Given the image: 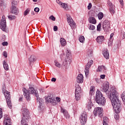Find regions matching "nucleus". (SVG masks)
<instances>
[{
	"label": "nucleus",
	"mask_w": 125,
	"mask_h": 125,
	"mask_svg": "<svg viewBox=\"0 0 125 125\" xmlns=\"http://www.w3.org/2000/svg\"><path fill=\"white\" fill-rule=\"evenodd\" d=\"M106 95L110 100L115 113L120 114L123 109V104L119 99V93L116 90H112L108 93H106Z\"/></svg>",
	"instance_id": "f257e3e1"
},
{
	"label": "nucleus",
	"mask_w": 125,
	"mask_h": 125,
	"mask_svg": "<svg viewBox=\"0 0 125 125\" xmlns=\"http://www.w3.org/2000/svg\"><path fill=\"white\" fill-rule=\"evenodd\" d=\"M22 91L23 92V95L27 101H30V100H31L30 94H34L37 99L39 98V95L38 91L35 90V88L33 87H29L28 90L26 89V88H23L22 89Z\"/></svg>",
	"instance_id": "f03ea898"
},
{
	"label": "nucleus",
	"mask_w": 125,
	"mask_h": 125,
	"mask_svg": "<svg viewBox=\"0 0 125 125\" xmlns=\"http://www.w3.org/2000/svg\"><path fill=\"white\" fill-rule=\"evenodd\" d=\"M95 101L99 105L104 106L106 103V99L103 97V94L99 90H97L96 93Z\"/></svg>",
	"instance_id": "7ed1b4c3"
},
{
	"label": "nucleus",
	"mask_w": 125,
	"mask_h": 125,
	"mask_svg": "<svg viewBox=\"0 0 125 125\" xmlns=\"http://www.w3.org/2000/svg\"><path fill=\"white\" fill-rule=\"evenodd\" d=\"M3 93H4L6 101V103L10 109L12 108V103H11V97L10 96V92L7 91V90L2 89Z\"/></svg>",
	"instance_id": "20e7f679"
},
{
	"label": "nucleus",
	"mask_w": 125,
	"mask_h": 125,
	"mask_svg": "<svg viewBox=\"0 0 125 125\" xmlns=\"http://www.w3.org/2000/svg\"><path fill=\"white\" fill-rule=\"evenodd\" d=\"M21 113L23 115L21 122L23 123V122L26 121L25 120H29L30 119V111L27 108H22Z\"/></svg>",
	"instance_id": "39448f33"
},
{
	"label": "nucleus",
	"mask_w": 125,
	"mask_h": 125,
	"mask_svg": "<svg viewBox=\"0 0 125 125\" xmlns=\"http://www.w3.org/2000/svg\"><path fill=\"white\" fill-rule=\"evenodd\" d=\"M75 99L76 101H79L81 99V93H82V88L80 85L77 84L75 86Z\"/></svg>",
	"instance_id": "423d86ee"
},
{
	"label": "nucleus",
	"mask_w": 125,
	"mask_h": 125,
	"mask_svg": "<svg viewBox=\"0 0 125 125\" xmlns=\"http://www.w3.org/2000/svg\"><path fill=\"white\" fill-rule=\"evenodd\" d=\"M93 114L95 117L99 116L100 118H102L103 117V108L102 107L95 108Z\"/></svg>",
	"instance_id": "0eeeda50"
},
{
	"label": "nucleus",
	"mask_w": 125,
	"mask_h": 125,
	"mask_svg": "<svg viewBox=\"0 0 125 125\" xmlns=\"http://www.w3.org/2000/svg\"><path fill=\"white\" fill-rule=\"evenodd\" d=\"M80 123L81 125H84L86 124L87 121V114L85 111H83L80 118Z\"/></svg>",
	"instance_id": "6e6552de"
},
{
	"label": "nucleus",
	"mask_w": 125,
	"mask_h": 125,
	"mask_svg": "<svg viewBox=\"0 0 125 125\" xmlns=\"http://www.w3.org/2000/svg\"><path fill=\"white\" fill-rule=\"evenodd\" d=\"M110 24V21L107 20H104L103 23V29L104 32H109L111 27Z\"/></svg>",
	"instance_id": "1a4fd4ad"
},
{
	"label": "nucleus",
	"mask_w": 125,
	"mask_h": 125,
	"mask_svg": "<svg viewBox=\"0 0 125 125\" xmlns=\"http://www.w3.org/2000/svg\"><path fill=\"white\" fill-rule=\"evenodd\" d=\"M0 28L3 32H6V21L3 19V17L0 22Z\"/></svg>",
	"instance_id": "9d476101"
},
{
	"label": "nucleus",
	"mask_w": 125,
	"mask_h": 125,
	"mask_svg": "<svg viewBox=\"0 0 125 125\" xmlns=\"http://www.w3.org/2000/svg\"><path fill=\"white\" fill-rule=\"evenodd\" d=\"M92 64H93V61L91 60L86 64V67L84 70L86 77H87V76H88V74H89V68H90V66H91V65H92Z\"/></svg>",
	"instance_id": "9b49d317"
},
{
	"label": "nucleus",
	"mask_w": 125,
	"mask_h": 125,
	"mask_svg": "<svg viewBox=\"0 0 125 125\" xmlns=\"http://www.w3.org/2000/svg\"><path fill=\"white\" fill-rule=\"evenodd\" d=\"M67 22L68 23H69V25H70L71 27H74L76 26V23L74 21H73V19H72V18H71V16L69 15H67Z\"/></svg>",
	"instance_id": "f8f14e48"
},
{
	"label": "nucleus",
	"mask_w": 125,
	"mask_h": 125,
	"mask_svg": "<svg viewBox=\"0 0 125 125\" xmlns=\"http://www.w3.org/2000/svg\"><path fill=\"white\" fill-rule=\"evenodd\" d=\"M4 120L3 121L4 125H11L10 118L8 117V115H4Z\"/></svg>",
	"instance_id": "ddd939ff"
},
{
	"label": "nucleus",
	"mask_w": 125,
	"mask_h": 125,
	"mask_svg": "<svg viewBox=\"0 0 125 125\" xmlns=\"http://www.w3.org/2000/svg\"><path fill=\"white\" fill-rule=\"evenodd\" d=\"M109 83L107 82L104 85L103 87L100 88V90L104 92H107L109 90Z\"/></svg>",
	"instance_id": "4468645a"
},
{
	"label": "nucleus",
	"mask_w": 125,
	"mask_h": 125,
	"mask_svg": "<svg viewBox=\"0 0 125 125\" xmlns=\"http://www.w3.org/2000/svg\"><path fill=\"white\" fill-rule=\"evenodd\" d=\"M10 13L12 14H15V15H18L19 13V9L17 7H11L10 8Z\"/></svg>",
	"instance_id": "2eb2a0df"
},
{
	"label": "nucleus",
	"mask_w": 125,
	"mask_h": 125,
	"mask_svg": "<svg viewBox=\"0 0 125 125\" xmlns=\"http://www.w3.org/2000/svg\"><path fill=\"white\" fill-rule=\"evenodd\" d=\"M77 83H83V76L82 74H80L77 77Z\"/></svg>",
	"instance_id": "dca6fc26"
},
{
	"label": "nucleus",
	"mask_w": 125,
	"mask_h": 125,
	"mask_svg": "<svg viewBox=\"0 0 125 125\" xmlns=\"http://www.w3.org/2000/svg\"><path fill=\"white\" fill-rule=\"evenodd\" d=\"M46 100L47 102H50L52 104V105H53L54 106L56 105L57 104L56 102V100L52 98H50L49 97H48L46 98Z\"/></svg>",
	"instance_id": "f3484780"
},
{
	"label": "nucleus",
	"mask_w": 125,
	"mask_h": 125,
	"mask_svg": "<svg viewBox=\"0 0 125 125\" xmlns=\"http://www.w3.org/2000/svg\"><path fill=\"white\" fill-rule=\"evenodd\" d=\"M103 52L104 57L105 59H109L110 56L109 55V51H108V49H107V48L104 49Z\"/></svg>",
	"instance_id": "a211bd4d"
},
{
	"label": "nucleus",
	"mask_w": 125,
	"mask_h": 125,
	"mask_svg": "<svg viewBox=\"0 0 125 125\" xmlns=\"http://www.w3.org/2000/svg\"><path fill=\"white\" fill-rule=\"evenodd\" d=\"M37 102H39V110H40V112H42V103H43V100L42 99H37Z\"/></svg>",
	"instance_id": "6ab92c4d"
},
{
	"label": "nucleus",
	"mask_w": 125,
	"mask_h": 125,
	"mask_svg": "<svg viewBox=\"0 0 125 125\" xmlns=\"http://www.w3.org/2000/svg\"><path fill=\"white\" fill-rule=\"evenodd\" d=\"M61 111L62 113H63L64 117H65L66 119H69L70 118V115H69V113H68V112H67V110L65 109H63L61 108Z\"/></svg>",
	"instance_id": "aec40b11"
},
{
	"label": "nucleus",
	"mask_w": 125,
	"mask_h": 125,
	"mask_svg": "<svg viewBox=\"0 0 125 125\" xmlns=\"http://www.w3.org/2000/svg\"><path fill=\"white\" fill-rule=\"evenodd\" d=\"M104 40V36H98L96 39V41L97 42L100 44L102 43V42H103Z\"/></svg>",
	"instance_id": "412c9836"
},
{
	"label": "nucleus",
	"mask_w": 125,
	"mask_h": 125,
	"mask_svg": "<svg viewBox=\"0 0 125 125\" xmlns=\"http://www.w3.org/2000/svg\"><path fill=\"white\" fill-rule=\"evenodd\" d=\"M36 56L34 55H32L30 56V58L29 59V65L31 66L32 63L33 62H35L36 61Z\"/></svg>",
	"instance_id": "4be33fe9"
},
{
	"label": "nucleus",
	"mask_w": 125,
	"mask_h": 125,
	"mask_svg": "<svg viewBox=\"0 0 125 125\" xmlns=\"http://www.w3.org/2000/svg\"><path fill=\"white\" fill-rule=\"evenodd\" d=\"M113 37H114V33H111L110 34V37L108 42V46H111L113 43Z\"/></svg>",
	"instance_id": "5701e85b"
},
{
	"label": "nucleus",
	"mask_w": 125,
	"mask_h": 125,
	"mask_svg": "<svg viewBox=\"0 0 125 125\" xmlns=\"http://www.w3.org/2000/svg\"><path fill=\"white\" fill-rule=\"evenodd\" d=\"M88 20L89 23L91 24H96V20L95 19V18L91 17L89 18Z\"/></svg>",
	"instance_id": "b1692460"
},
{
	"label": "nucleus",
	"mask_w": 125,
	"mask_h": 125,
	"mask_svg": "<svg viewBox=\"0 0 125 125\" xmlns=\"http://www.w3.org/2000/svg\"><path fill=\"white\" fill-rule=\"evenodd\" d=\"M3 68L6 71H8L9 70V67H8V64L5 61L3 62Z\"/></svg>",
	"instance_id": "393cba45"
},
{
	"label": "nucleus",
	"mask_w": 125,
	"mask_h": 125,
	"mask_svg": "<svg viewBox=\"0 0 125 125\" xmlns=\"http://www.w3.org/2000/svg\"><path fill=\"white\" fill-rule=\"evenodd\" d=\"M59 4L60 5L61 7H62V8H64V9H66V7H68V5L61 1H60L59 2Z\"/></svg>",
	"instance_id": "a878e982"
},
{
	"label": "nucleus",
	"mask_w": 125,
	"mask_h": 125,
	"mask_svg": "<svg viewBox=\"0 0 125 125\" xmlns=\"http://www.w3.org/2000/svg\"><path fill=\"white\" fill-rule=\"evenodd\" d=\"M61 45L62 46H65L66 45V40L64 38H62L60 40Z\"/></svg>",
	"instance_id": "bb28decb"
},
{
	"label": "nucleus",
	"mask_w": 125,
	"mask_h": 125,
	"mask_svg": "<svg viewBox=\"0 0 125 125\" xmlns=\"http://www.w3.org/2000/svg\"><path fill=\"white\" fill-rule=\"evenodd\" d=\"M18 3V2L17 1H15L14 0H12V6L11 7H17V4Z\"/></svg>",
	"instance_id": "cd10ccee"
},
{
	"label": "nucleus",
	"mask_w": 125,
	"mask_h": 125,
	"mask_svg": "<svg viewBox=\"0 0 125 125\" xmlns=\"http://www.w3.org/2000/svg\"><path fill=\"white\" fill-rule=\"evenodd\" d=\"M98 17L99 20H101V19L104 17V14L102 12H100L98 15Z\"/></svg>",
	"instance_id": "c85d7f7f"
},
{
	"label": "nucleus",
	"mask_w": 125,
	"mask_h": 125,
	"mask_svg": "<svg viewBox=\"0 0 125 125\" xmlns=\"http://www.w3.org/2000/svg\"><path fill=\"white\" fill-rule=\"evenodd\" d=\"M109 11L111 14L115 13V6L109 8Z\"/></svg>",
	"instance_id": "c756f323"
},
{
	"label": "nucleus",
	"mask_w": 125,
	"mask_h": 125,
	"mask_svg": "<svg viewBox=\"0 0 125 125\" xmlns=\"http://www.w3.org/2000/svg\"><path fill=\"white\" fill-rule=\"evenodd\" d=\"M84 41H85L84 37L81 36L79 38V41L80 42L83 43V42H84Z\"/></svg>",
	"instance_id": "7c9ffc66"
},
{
	"label": "nucleus",
	"mask_w": 125,
	"mask_h": 125,
	"mask_svg": "<svg viewBox=\"0 0 125 125\" xmlns=\"http://www.w3.org/2000/svg\"><path fill=\"white\" fill-rule=\"evenodd\" d=\"M30 12V8H27L24 12H23V15L24 16H26L28 15V14Z\"/></svg>",
	"instance_id": "2f4dec72"
},
{
	"label": "nucleus",
	"mask_w": 125,
	"mask_h": 125,
	"mask_svg": "<svg viewBox=\"0 0 125 125\" xmlns=\"http://www.w3.org/2000/svg\"><path fill=\"white\" fill-rule=\"evenodd\" d=\"M55 63V66L56 67H58V68H61L62 65L60 64L59 62H57L56 61H54Z\"/></svg>",
	"instance_id": "473e14b6"
},
{
	"label": "nucleus",
	"mask_w": 125,
	"mask_h": 125,
	"mask_svg": "<svg viewBox=\"0 0 125 125\" xmlns=\"http://www.w3.org/2000/svg\"><path fill=\"white\" fill-rule=\"evenodd\" d=\"M8 18L9 20H14V19L16 18V17L15 16L10 15L8 16Z\"/></svg>",
	"instance_id": "72a5a7b5"
},
{
	"label": "nucleus",
	"mask_w": 125,
	"mask_h": 125,
	"mask_svg": "<svg viewBox=\"0 0 125 125\" xmlns=\"http://www.w3.org/2000/svg\"><path fill=\"white\" fill-rule=\"evenodd\" d=\"M97 31L98 32H100L101 31V23H99V24L97 26Z\"/></svg>",
	"instance_id": "f704fd0d"
},
{
	"label": "nucleus",
	"mask_w": 125,
	"mask_h": 125,
	"mask_svg": "<svg viewBox=\"0 0 125 125\" xmlns=\"http://www.w3.org/2000/svg\"><path fill=\"white\" fill-rule=\"evenodd\" d=\"M89 30H95V26L92 24H89Z\"/></svg>",
	"instance_id": "c9c22d12"
},
{
	"label": "nucleus",
	"mask_w": 125,
	"mask_h": 125,
	"mask_svg": "<svg viewBox=\"0 0 125 125\" xmlns=\"http://www.w3.org/2000/svg\"><path fill=\"white\" fill-rule=\"evenodd\" d=\"M66 57H69V56H71V51H70V50H67L66 51Z\"/></svg>",
	"instance_id": "e433bc0d"
},
{
	"label": "nucleus",
	"mask_w": 125,
	"mask_h": 125,
	"mask_svg": "<svg viewBox=\"0 0 125 125\" xmlns=\"http://www.w3.org/2000/svg\"><path fill=\"white\" fill-rule=\"evenodd\" d=\"M107 121H108V118L106 117L103 118V125L107 124Z\"/></svg>",
	"instance_id": "4c0bfd02"
},
{
	"label": "nucleus",
	"mask_w": 125,
	"mask_h": 125,
	"mask_svg": "<svg viewBox=\"0 0 125 125\" xmlns=\"http://www.w3.org/2000/svg\"><path fill=\"white\" fill-rule=\"evenodd\" d=\"M121 98L124 102H125V92H124L121 95Z\"/></svg>",
	"instance_id": "58836bf2"
},
{
	"label": "nucleus",
	"mask_w": 125,
	"mask_h": 125,
	"mask_svg": "<svg viewBox=\"0 0 125 125\" xmlns=\"http://www.w3.org/2000/svg\"><path fill=\"white\" fill-rule=\"evenodd\" d=\"M28 119H24V121H23V123H22V119H21V125H28V124H26V123H27V122H28Z\"/></svg>",
	"instance_id": "ea45409f"
},
{
	"label": "nucleus",
	"mask_w": 125,
	"mask_h": 125,
	"mask_svg": "<svg viewBox=\"0 0 125 125\" xmlns=\"http://www.w3.org/2000/svg\"><path fill=\"white\" fill-rule=\"evenodd\" d=\"M49 19H50L51 20H52V21H55V20H56V18H55V17H54V16H53V15H52V16H50V17H49Z\"/></svg>",
	"instance_id": "a19ab883"
},
{
	"label": "nucleus",
	"mask_w": 125,
	"mask_h": 125,
	"mask_svg": "<svg viewBox=\"0 0 125 125\" xmlns=\"http://www.w3.org/2000/svg\"><path fill=\"white\" fill-rule=\"evenodd\" d=\"M91 7H92V4L91 3H89L88 5L87 6V9L90 10V9H91Z\"/></svg>",
	"instance_id": "79ce46f5"
},
{
	"label": "nucleus",
	"mask_w": 125,
	"mask_h": 125,
	"mask_svg": "<svg viewBox=\"0 0 125 125\" xmlns=\"http://www.w3.org/2000/svg\"><path fill=\"white\" fill-rule=\"evenodd\" d=\"M118 114H119V113H116L115 115H114V118H115V120H117V121L119 119V115Z\"/></svg>",
	"instance_id": "37998d69"
},
{
	"label": "nucleus",
	"mask_w": 125,
	"mask_h": 125,
	"mask_svg": "<svg viewBox=\"0 0 125 125\" xmlns=\"http://www.w3.org/2000/svg\"><path fill=\"white\" fill-rule=\"evenodd\" d=\"M4 4V1L3 0H0V6H3Z\"/></svg>",
	"instance_id": "c03bdc74"
},
{
	"label": "nucleus",
	"mask_w": 125,
	"mask_h": 125,
	"mask_svg": "<svg viewBox=\"0 0 125 125\" xmlns=\"http://www.w3.org/2000/svg\"><path fill=\"white\" fill-rule=\"evenodd\" d=\"M98 69L99 70V72H101L102 70L103 69V65H100L98 66Z\"/></svg>",
	"instance_id": "a18cd8bd"
},
{
	"label": "nucleus",
	"mask_w": 125,
	"mask_h": 125,
	"mask_svg": "<svg viewBox=\"0 0 125 125\" xmlns=\"http://www.w3.org/2000/svg\"><path fill=\"white\" fill-rule=\"evenodd\" d=\"M2 118V109L0 108V120Z\"/></svg>",
	"instance_id": "49530a36"
},
{
	"label": "nucleus",
	"mask_w": 125,
	"mask_h": 125,
	"mask_svg": "<svg viewBox=\"0 0 125 125\" xmlns=\"http://www.w3.org/2000/svg\"><path fill=\"white\" fill-rule=\"evenodd\" d=\"M53 29H54V32H57V31H58V27H57V26H56V25H55L54 26Z\"/></svg>",
	"instance_id": "de8ad7c7"
},
{
	"label": "nucleus",
	"mask_w": 125,
	"mask_h": 125,
	"mask_svg": "<svg viewBox=\"0 0 125 125\" xmlns=\"http://www.w3.org/2000/svg\"><path fill=\"white\" fill-rule=\"evenodd\" d=\"M108 4L110 7H113V6H115V5H113V3L110 1L108 2Z\"/></svg>",
	"instance_id": "09e8293b"
},
{
	"label": "nucleus",
	"mask_w": 125,
	"mask_h": 125,
	"mask_svg": "<svg viewBox=\"0 0 125 125\" xmlns=\"http://www.w3.org/2000/svg\"><path fill=\"white\" fill-rule=\"evenodd\" d=\"M2 44L3 46H5L8 45V42H4L2 43Z\"/></svg>",
	"instance_id": "8fccbe9b"
},
{
	"label": "nucleus",
	"mask_w": 125,
	"mask_h": 125,
	"mask_svg": "<svg viewBox=\"0 0 125 125\" xmlns=\"http://www.w3.org/2000/svg\"><path fill=\"white\" fill-rule=\"evenodd\" d=\"M3 56H4V57L5 58H6L7 57V52L4 51L3 52Z\"/></svg>",
	"instance_id": "3c124183"
},
{
	"label": "nucleus",
	"mask_w": 125,
	"mask_h": 125,
	"mask_svg": "<svg viewBox=\"0 0 125 125\" xmlns=\"http://www.w3.org/2000/svg\"><path fill=\"white\" fill-rule=\"evenodd\" d=\"M40 92H44V88L41 87L39 89Z\"/></svg>",
	"instance_id": "603ef678"
},
{
	"label": "nucleus",
	"mask_w": 125,
	"mask_h": 125,
	"mask_svg": "<svg viewBox=\"0 0 125 125\" xmlns=\"http://www.w3.org/2000/svg\"><path fill=\"white\" fill-rule=\"evenodd\" d=\"M95 88V87L94 86H91L90 88V90L91 91H94V89Z\"/></svg>",
	"instance_id": "864d4df0"
},
{
	"label": "nucleus",
	"mask_w": 125,
	"mask_h": 125,
	"mask_svg": "<svg viewBox=\"0 0 125 125\" xmlns=\"http://www.w3.org/2000/svg\"><path fill=\"white\" fill-rule=\"evenodd\" d=\"M34 11H35V12H39V11H40V8L39 7H36L34 8Z\"/></svg>",
	"instance_id": "5fc2aeb1"
},
{
	"label": "nucleus",
	"mask_w": 125,
	"mask_h": 125,
	"mask_svg": "<svg viewBox=\"0 0 125 125\" xmlns=\"http://www.w3.org/2000/svg\"><path fill=\"white\" fill-rule=\"evenodd\" d=\"M19 101H21V102H22L23 101V95H21L20 98H19Z\"/></svg>",
	"instance_id": "6e6d98bb"
},
{
	"label": "nucleus",
	"mask_w": 125,
	"mask_h": 125,
	"mask_svg": "<svg viewBox=\"0 0 125 125\" xmlns=\"http://www.w3.org/2000/svg\"><path fill=\"white\" fill-rule=\"evenodd\" d=\"M105 77H106V75H101L100 76L101 79H103V80H104V79H105Z\"/></svg>",
	"instance_id": "4d7b16f0"
},
{
	"label": "nucleus",
	"mask_w": 125,
	"mask_h": 125,
	"mask_svg": "<svg viewBox=\"0 0 125 125\" xmlns=\"http://www.w3.org/2000/svg\"><path fill=\"white\" fill-rule=\"evenodd\" d=\"M64 56V54H61L60 55V58L62 60L63 59V57Z\"/></svg>",
	"instance_id": "13d9d810"
},
{
	"label": "nucleus",
	"mask_w": 125,
	"mask_h": 125,
	"mask_svg": "<svg viewBox=\"0 0 125 125\" xmlns=\"http://www.w3.org/2000/svg\"><path fill=\"white\" fill-rule=\"evenodd\" d=\"M51 82H54V83H55V82H56V78H52L51 79Z\"/></svg>",
	"instance_id": "bf43d9fd"
},
{
	"label": "nucleus",
	"mask_w": 125,
	"mask_h": 125,
	"mask_svg": "<svg viewBox=\"0 0 125 125\" xmlns=\"http://www.w3.org/2000/svg\"><path fill=\"white\" fill-rule=\"evenodd\" d=\"M92 53V51L91 50H89L88 52V55H91Z\"/></svg>",
	"instance_id": "052dcab7"
},
{
	"label": "nucleus",
	"mask_w": 125,
	"mask_h": 125,
	"mask_svg": "<svg viewBox=\"0 0 125 125\" xmlns=\"http://www.w3.org/2000/svg\"><path fill=\"white\" fill-rule=\"evenodd\" d=\"M119 1L120 2V4L124 5V0H119Z\"/></svg>",
	"instance_id": "680f3d73"
},
{
	"label": "nucleus",
	"mask_w": 125,
	"mask_h": 125,
	"mask_svg": "<svg viewBox=\"0 0 125 125\" xmlns=\"http://www.w3.org/2000/svg\"><path fill=\"white\" fill-rule=\"evenodd\" d=\"M89 93H90V95H92V94H93V93H94V91H90V90Z\"/></svg>",
	"instance_id": "e2e57ef3"
},
{
	"label": "nucleus",
	"mask_w": 125,
	"mask_h": 125,
	"mask_svg": "<svg viewBox=\"0 0 125 125\" xmlns=\"http://www.w3.org/2000/svg\"><path fill=\"white\" fill-rule=\"evenodd\" d=\"M103 69H104V70H106V67L104 65H103Z\"/></svg>",
	"instance_id": "0e129e2a"
},
{
	"label": "nucleus",
	"mask_w": 125,
	"mask_h": 125,
	"mask_svg": "<svg viewBox=\"0 0 125 125\" xmlns=\"http://www.w3.org/2000/svg\"><path fill=\"white\" fill-rule=\"evenodd\" d=\"M123 39H125V32H123Z\"/></svg>",
	"instance_id": "69168bd1"
},
{
	"label": "nucleus",
	"mask_w": 125,
	"mask_h": 125,
	"mask_svg": "<svg viewBox=\"0 0 125 125\" xmlns=\"http://www.w3.org/2000/svg\"><path fill=\"white\" fill-rule=\"evenodd\" d=\"M31 14H32V15H35V12H34V11H32Z\"/></svg>",
	"instance_id": "338daca9"
},
{
	"label": "nucleus",
	"mask_w": 125,
	"mask_h": 125,
	"mask_svg": "<svg viewBox=\"0 0 125 125\" xmlns=\"http://www.w3.org/2000/svg\"><path fill=\"white\" fill-rule=\"evenodd\" d=\"M58 102H60L61 100H60V98H58V100H57Z\"/></svg>",
	"instance_id": "774afa93"
}]
</instances>
